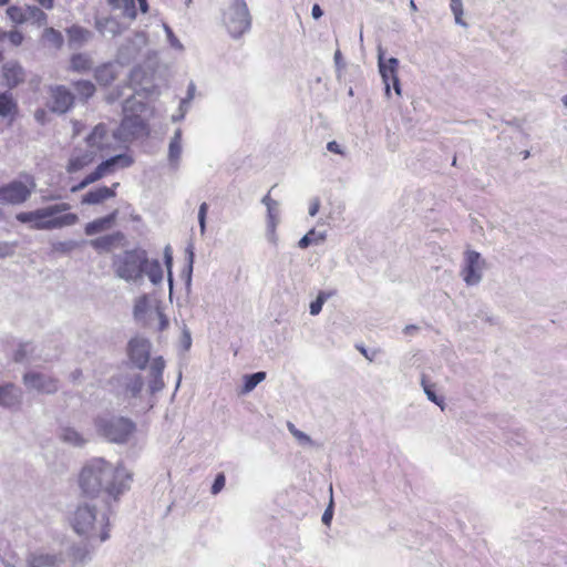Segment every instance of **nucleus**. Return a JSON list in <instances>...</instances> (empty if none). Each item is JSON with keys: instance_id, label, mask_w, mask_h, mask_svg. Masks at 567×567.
I'll list each match as a JSON object with an SVG mask.
<instances>
[{"instance_id": "20e7f679", "label": "nucleus", "mask_w": 567, "mask_h": 567, "mask_svg": "<svg viewBox=\"0 0 567 567\" xmlns=\"http://www.w3.org/2000/svg\"><path fill=\"white\" fill-rule=\"evenodd\" d=\"M96 426L103 436L115 443L126 442L136 430L135 423L126 417L99 419Z\"/></svg>"}, {"instance_id": "603ef678", "label": "nucleus", "mask_w": 567, "mask_h": 567, "mask_svg": "<svg viewBox=\"0 0 567 567\" xmlns=\"http://www.w3.org/2000/svg\"><path fill=\"white\" fill-rule=\"evenodd\" d=\"M332 518V509H331V506L329 508L326 509V512L323 513L322 515V522L327 525L330 524V520Z\"/></svg>"}, {"instance_id": "c03bdc74", "label": "nucleus", "mask_w": 567, "mask_h": 567, "mask_svg": "<svg viewBox=\"0 0 567 567\" xmlns=\"http://www.w3.org/2000/svg\"><path fill=\"white\" fill-rule=\"evenodd\" d=\"M315 230H310L309 233H307L298 243L299 247L300 248H307L310 244L313 243L315 240Z\"/></svg>"}, {"instance_id": "bf43d9fd", "label": "nucleus", "mask_w": 567, "mask_h": 567, "mask_svg": "<svg viewBox=\"0 0 567 567\" xmlns=\"http://www.w3.org/2000/svg\"><path fill=\"white\" fill-rule=\"evenodd\" d=\"M167 326V320L162 316V320H161V329H165Z\"/></svg>"}, {"instance_id": "7c9ffc66", "label": "nucleus", "mask_w": 567, "mask_h": 567, "mask_svg": "<svg viewBox=\"0 0 567 567\" xmlns=\"http://www.w3.org/2000/svg\"><path fill=\"white\" fill-rule=\"evenodd\" d=\"M145 272H147L148 278L154 284H158L163 279V269L158 260L147 261Z\"/></svg>"}, {"instance_id": "f8f14e48", "label": "nucleus", "mask_w": 567, "mask_h": 567, "mask_svg": "<svg viewBox=\"0 0 567 567\" xmlns=\"http://www.w3.org/2000/svg\"><path fill=\"white\" fill-rule=\"evenodd\" d=\"M118 132L124 140H134L147 134V125L138 115H127L122 120Z\"/></svg>"}, {"instance_id": "4be33fe9", "label": "nucleus", "mask_w": 567, "mask_h": 567, "mask_svg": "<svg viewBox=\"0 0 567 567\" xmlns=\"http://www.w3.org/2000/svg\"><path fill=\"white\" fill-rule=\"evenodd\" d=\"M94 78L101 85L106 86L111 84L116 78L113 65L111 63H106L97 66L94 71Z\"/></svg>"}, {"instance_id": "423d86ee", "label": "nucleus", "mask_w": 567, "mask_h": 567, "mask_svg": "<svg viewBox=\"0 0 567 567\" xmlns=\"http://www.w3.org/2000/svg\"><path fill=\"white\" fill-rule=\"evenodd\" d=\"M25 182L13 181L0 187V203L1 204H21L25 202L35 187L32 176L25 175Z\"/></svg>"}, {"instance_id": "412c9836", "label": "nucleus", "mask_w": 567, "mask_h": 567, "mask_svg": "<svg viewBox=\"0 0 567 567\" xmlns=\"http://www.w3.org/2000/svg\"><path fill=\"white\" fill-rule=\"evenodd\" d=\"M18 114V104L8 92L0 93V116L13 120Z\"/></svg>"}, {"instance_id": "1a4fd4ad", "label": "nucleus", "mask_w": 567, "mask_h": 567, "mask_svg": "<svg viewBox=\"0 0 567 567\" xmlns=\"http://www.w3.org/2000/svg\"><path fill=\"white\" fill-rule=\"evenodd\" d=\"M128 358L138 369H145L151 355V342L147 339L135 337L128 342Z\"/></svg>"}, {"instance_id": "864d4df0", "label": "nucleus", "mask_w": 567, "mask_h": 567, "mask_svg": "<svg viewBox=\"0 0 567 567\" xmlns=\"http://www.w3.org/2000/svg\"><path fill=\"white\" fill-rule=\"evenodd\" d=\"M311 13H312V17H313L315 19H319V18H321V17H322V14H323V12H322V10H321L320 6H319V4H317V3H316V4H313Z\"/></svg>"}, {"instance_id": "13d9d810", "label": "nucleus", "mask_w": 567, "mask_h": 567, "mask_svg": "<svg viewBox=\"0 0 567 567\" xmlns=\"http://www.w3.org/2000/svg\"><path fill=\"white\" fill-rule=\"evenodd\" d=\"M35 116L38 120H42V117L44 116V111L43 110H40L35 113Z\"/></svg>"}, {"instance_id": "de8ad7c7", "label": "nucleus", "mask_w": 567, "mask_h": 567, "mask_svg": "<svg viewBox=\"0 0 567 567\" xmlns=\"http://www.w3.org/2000/svg\"><path fill=\"white\" fill-rule=\"evenodd\" d=\"M27 357L25 346L21 344L13 354V360L16 362H21Z\"/></svg>"}, {"instance_id": "a211bd4d", "label": "nucleus", "mask_w": 567, "mask_h": 567, "mask_svg": "<svg viewBox=\"0 0 567 567\" xmlns=\"http://www.w3.org/2000/svg\"><path fill=\"white\" fill-rule=\"evenodd\" d=\"M95 161V155L92 151H74L66 164V172L74 174L79 171L90 166Z\"/></svg>"}, {"instance_id": "39448f33", "label": "nucleus", "mask_w": 567, "mask_h": 567, "mask_svg": "<svg viewBox=\"0 0 567 567\" xmlns=\"http://www.w3.org/2000/svg\"><path fill=\"white\" fill-rule=\"evenodd\" d=\"M133 159L131 156L121 154L113 156L96 166V168L87 174L78 185L73 186L71 190L73 193L79 192L90 184H93L106 175L113 174L118 168H125L131 166Z\"/></svg>"}, {"instance_id": "680f3d73", "label": "nucleus", "mask_w": 567, "mask_h": 567, "mask_svg": "<svg viewBox=\"0 0 567 567\" xmlns=\"http://www.w3.org/2000/svg\"><path fill=\"white\" fill-rule=\"evenodd\" d=\"M10 2V0H0V6H7Z\"/></svg>"}, {"instance_id": "f3484780", "label": "nucleus", "mask_w": 567, "mask_h": 567, "mask_svg": "<svg viewBox=\"0 0 567 567\" xmlns=\"http://www.w3.org/2000/svg\"><path fill=\"white\" fill-rule=\"evenodd\" d=\"M2 76L9 87H16L24 82L25 72L17 61H9L2 66Z\"/></svg>"}, {"instance_id": "052dcab7", "label": "nucleus", "mask_w": 567, "mask_h": 567, "mask_svg": "<svg viewBox=\"0 0 567 567\" xmlns=\"http://www.w3.org/2000/svg\"><path fill=\"white\" fill-rule=\"evenodd\" d=\"M6 35H7V32L3 31L1 28H0V41H2L3 39H6Z\"/></svg>"}, {"instance_id": "e433bc0d", "label": "nucleus", "mask_w": 567, "mask_h": 567, "mask_svg": "<svg viewBox=\"0 0 567 567\" xmlns=\"http://www.w3.org/2000/svg\"><path fill=\"white\" fill-rule=\"evenodd\" d=\"M451 10L454 13L455 21L458 24L465 25L462 20L463 17V3L462 0H451Z\"/></svg>"}, {"instance_id": "7ed1b4c3", "label": "nucleus", "mask_w": 567, "mask_h": 567, "mask_svg": "<svg viewBox=\"0 0 567 567\" xmlns=\"http://www.w3.org/2000/svg\"><path fill=\"white\" fill-rule=\"evenodd\" d=\"M146 265L147 256L143 249L126 250L113 261L115 274L127 281L142 278Z\"/></svg>"}, {"instance_id": "c756f323", "label": "nucleus", "mask_w": 567, "mask_h": 567, "mask_svg": "<svg viewBox=\"0 0 567 567\" xmlns=\"http://www.w3.org/2000/svg\"><path fill=\"white\" fill-rule=\"evenodd\" d=\"M265 379H266L265 372H256V373H252L249 375H245L241 392L249 393Z\"/></svg>"}, {"instance_id": "338daca9", "label": "nucleus", "mask_w": 567, "mask_h": 567, "mask_svg": "<svg viewBox=\"0 0 567 567\" xmlns=\"http://www.w3.org/2000/svg\"><path fill=\"white\" fill-rule=\"evenodd\" d=\"M413 329H416V328H415L414 326H412V327H406V331H409V330H410V331H413Z\"/></svg>"}, {"instance_id": "49530a36", "label": "nucleus", "mask_w": 567, "mask_h": 567, "mask_svg": "<svg viewBox=\"0 0 567 567\" xmlns=\"http://www.w3.org/2000/svg\"><path fill=\"white\" fill-rule=\"evenodd\" d=\"M423 385H424V391L425 393L427 394V398L434 402L435 404L437 405H442L443 403V399H439L436 396V394L431 390V388L429 385H426L424 382H423Z\"/></svg>"}, {"instance_id": "09e8293b", "label": "nucleus", "mask_w": 567, "mask_h": 567, "mask_svg": "<svg viewBox=\"0 0 567 567\" xmlns=\"http://www.w3.org/2000/svg\"><path fill=\"white\" fill-rule=\"evenodd\" d=\"M12 254V246L8 243H0V258H4Z\"/></svg>"}, {"instance_id": "dca6fc26", "label": "nucleus", "mask_w": 567, "mask_h": 567, "mask_svg": "<svg viewBox=\"0 0 567 567\" xmlns=\"http://www.w3.org/2000/svg\"><path fill=\"white\" fill-rule=\"evenodd\" d=\"M120 183H113L112 186H101L87 192L83 198L82 204L97 205L116 196V189Z\"/></svg>"}, {"instance_id": "f704fd0d", "label": "nucleus", "mask_w": 567, "mask_h": 567, "mask_svg": "<svg viewBox=\"0 0 567 567\" xmlns=\"http://www.w3.org/2000/svg\"><path fill=\"white\" fill-rule=\"evenodd\" d=\"M329 297L326 292H320L315 301L310 303V313L312 316H317L320 313L322 306L327 298Z\"/></svg>"}, {"instance_id": "774afa93", "label": "nucleus", "mask_w": 567, "mask_h": 567, "mask_svg": "<svg viewBox=\"0 0 567 567\" xmlns=\"http://www.w3.org/2000/svg\"><path fill=\"white\" fill-rule=\"evenodd\" d=\"M452 165H453V166H455V165H456V157H454V158H453Z\"/></svg>"}, {"instance_id": "9b49d317", "label": "nucleus", "mask_w": 567, "mask_h": 567, "mask_svg": "<svg viewBox=\"0 0 567 567\" xmlns=\"http://www.w3.org/2000/svg\"><path fill=\"white\" fill-rule=\"evenodd\" d=\"M399 61L395 58L389 59L386 62L383 61L382 56L379 58V68L382 80L385 84V92L390 94V84L392 83L393 89L398 95H401V86L398 78Z\"/></svg>"}, {"instance_id": "37998d69", "label": "nucleus", "mask_w": 567, "mask_h": 567, "mask_svg": "<svg viewBox=\"0 0 567 567\" xmlns=\"http://www.w3.org/2000/svg\"><path fill=\"white\" fill-rule=\"evenodd\" d=\"M207 209H208V206L206 203H203L200 206H199V212H198V220H199V225H200V229H202V233L205 231V227H206V215H207Z\"/></svg>"}, {"instance_id": "6e6d98bb", "label": "nucleus", "mask_w": 567, "mask_h": 567, "mask_svg": "<svg viewBox=\"0 0 567 567\" xmlns=\"http://www.w3.org/2000/svg\"><path fill=\"white\" fill-rule=\"evenodd\" d=\"M137 2H138L141 11L143 13L147 12V10H148L147 0H137Z\"/></svg>"}, {"instance_id": "a878e982", "label": "nucleus", "mask_w": 567, "mask_h": 567, "mask_svg": "<svg viewBox=\"0 0 567 567\" xmlns=\"http://www.w3.org/2000/svg\"><path fill=\"white\" fill-rule=\"evenodd\" d=\"M28 21L37 27H44L48 22L47 13L35 6H27Z\"/></svg>"}, {"instance_id": "a18cd8bd", "label": "nucleus", "mask_w": 567, "mask_h": 567, "mask_svg": "<svg viewBox=\"0 0 567 567\" xmlns=\"http://www.w3.org/2000/svg\"><path fill=\"white\" fill-rule=\"evenodd\" d=\"M288 429H289L290 433L298 440H303L307 442L310 440L305 433L297 430L296 426L291 422L288 423Z\"/></svg>"}, {"instance_id": "4468645a", "label": "nucleus", "mask_w": 567, "mask_h": 567, "mask_svg": "<svg viewBox=\"0 0 567 567\" xmlns=\"http://www.w3.org/2000/svg\"><path fill=\"white\" fill-rule=\"evenodd\" d=\"M95 512L89 506H79L72 518V526L79 535H85L93 529Z\"/></svg>"}, {"instance_id": "c85d7f7f", "label": "nucleus", "mask_w": 567, "mask_h": 567, "mask_svg": "<svg viewBox=\"0 0 567 567\" xmlns=\"http://www.w3.org/2000/svg\"><path fill=\"white\" fill-rule=\"evenodd\" d=\"M6 13L16 24H23L28 21L27 7L23 9L19 6H10L7 8Z\"/></svg>"}, {"instance_id": "bb28decb", "label": "nucleus", "mask_w": 567, "mask_h": 567, "mask_svg": "<svg viewBox=\"0 0 567 567\" xmlns=\"http://www.w3.org/2000/svg\"><path fill=\"white\" fill-rule=\"evenodd\" d=\"M18 401L17 389L13 384L0 386V404L11 406Z\"/></svg>"}, {"instance_id": "0eeeda50", "label": "nucleus", "mask_w": 567, "mask_h": 567, "mask_svg": "<svg viewBox=\"0 0 567 567\" xmlns=\"http://www.w3.org/2000/svg\"><path fill=\"white\" fill-rule=\"evenodd\" d=\"M225 24L230 35L237 38L250 28V14L245 1L233 4L225 16Z\"/></svg>"}, {"instance_id": "5701e85b", "label": "nucleus", "mask_w": 567, "mask_h": 567, "mask_svg": "<svg viewBox=\"0 0 567 567\" xmlns=\"http://www.w3.org/2000/svg\"><path fill=\"white\" fill-rule=\"evenodd\" d=\"M73 87L76 92L78 99L82 102H87L95 93V85L87 80H79L73 82Z\"/></svg>"}, {"instance_id": "72a5a7b5", "label": "nucleus", "mask_w": 567, "mask_h": 567, "mask_svg": "<svg viewBox=\"0 0 567 567\" xmlns=\"http://www.w3.org/2000/svg\"><path fill=\"white\" fill-rule=\"evenodd\" d=\"M31 567H56L55 559L48 555H40L32 559Z\"/></svg>"}, {"instance_id": "ea45409f", "label": "nucleus", "mask_w": 567, "mask_h": 567, "mask_svg": "<svg viewBox=\"0 0 567 567\" xmlns=\"http://www.w3.org/2000/svg\"><path fill=\"white\" fill-rule=\"evenodd\" d=\"M6 38L14 47L21 45L24 40L23 33L18 30H12V31L7 32Z\"/></svg>"}, {"instance_id": "e2e57ef3", "label": "nucleus", "mask_w": 567, "mask_h": 567, "mask_svg": "<svg viewBox=\"0 0 567 567\" xmlns=\"http://www.w3.org/2000/svg\"><path fill=\"white\" fill-rule=\"evenodd\" d=\"M564 105L567 107V94L565 96H563L561 99Z\"/></svg>"}, {"instance_id": "4d7b16f0", "label": "nucleus", "mask_w": 567, "mask_h": 567, "mask_svg": "<svg viewBox=\"0 0 567 567\" xmlns=\"http://www.w3.org/2000/svg\"><path fill=\"white\" fill-rule=\"evenodd\" d=\"M81 374H82V373H81V371H80V370L74 371V372L72 373V378H73V380H78V379L81 377Z\"/></svg>"}, {"instance_id": "79ce46f5", "label": "nucleus", "mask_w": 567, "mask_h": 567, "mask_svg": "<svg viewBox=\"0 0 567 567\" xmlns=\"http://www.w3.org/2000/svg\"><path fill=\"white\" fill-rule=\"evenodd\" d=\"M225 475L224 474H218L213 483V486H212V493L213 494H218L225 486Z\"/></svg>"}, {"instance_id": "0e129e2a", "label": "nucleus", "mask_w": 567, "mask_h": 567, "mask_svg": "<svg viewBox=\"0 0 567 567\" xmlns=\"http://www.w3.org/2000/svg\"><path fill=\"white\" fill-rule=\"evenodd\" d=\"M411 8H413L414 10L416 9V6L413 0H411Z\"/></svg>"}, {"instance_id": "aec40b11", "label": "nucleus", "mask_w": 567, "mask_h": 567, "mask_svg": "<svg viewBox=\"0 0 567 567\" xmlns=\"http://www.w3.org/2000/svg\"><path fill=\"white\" fill-rule=\"evenodd\" d=\"M86 143L91 148L103 151L109 146V131L103 123L97 124L91 134L86 137Z\"/></svg>"}, {"instance_id": "473e14b6", "label": "nucleus", "mask_w": 567, "mask_h": 567, "mask_svg": "<svg viewBox=\"0 0 567 567\" xmlns=\"http://www.w3.org/2000/svg\"><path fill=\"white\" fill-rule=\"evenodd\" d=\"M262 203L266 205L267 210H268L269 224L272 228H275L276 218H277V213H276L277 202L271 198L270 194H267L262 198Z\"/></svg>"}, {"instance_id": "2eb2a0df", "label": "nucleus", "mask_w": 567, "mask_h": 567, "mask_svg": "<svg viewBox=\"0 0 567 567\" xmlns=\"http://www.w3.org/2000/svg\"><path fill=\"white\" fill-rule=\"evenodd\" d=\"M125 235L122 231H114L112 234L97 237L90 241V245L97 251H111L112 249L123 246Z\"/></svg>"}, {"instance_id": "a19ab883", "label": "nucleus", "mask_w": 567, "mask_h": 567, "mask_svg": "<svg viewBox=\"0 0 567 567\" xmlns=\"http://www.w3.org/2000/svg\"><path fill=\"white\" fill-rule=\"evenodd\" d=\"M164 259H165V265H166L167 271H168V280L172 284V281H173V279H172L173 256H172L171 247H168V246L164 250Z\"/></svg>"}, {"instance_id": "6ab92c4d", "label": "nucleus", "mask_w": 567, "mask_h": 567, "mask_svg": "<svg viewBox=\"0 0 567 567\" xmlns=\"http://www.w3.org/2000/svg\"><path fill=\"white\" fill-rule=\"evenodd\" d=\"M117 215H118V212L113 210L112 213H110L109 215H106L104 217H101V218L94 219L91 223H87L84 228L85 234L87 236H92V235H95V234H99V233L110 229L115 224Z\"/></svg>"}, {"instance_id": "9d476101", "label": "nucleus", "mask_w": 567, "mask_h": 567, "mask_svg": "<svg viewBox=\"0 0 567 567\" xmlns=\"http://www.w3.org/2000/svg\"><path fill=\"white\" fill-rule=\"evenodd\" d=\"M23 382L28 388L48 394L56 392L59 388L58 379L45 375L40 372L25 373L23 377Z\"/></svg>"}, {"instance_id": "f03ea898", "label": "nucleus", "mask_w": 567, "mask_h": 567, "mask_svg": "<svg viewBox=\"0 0 567 567\" xmlns=\"http://www.w3.org/2000/svg\"><path fill=\"white\" fill-rule=\"evenodd\" d=\"M69 209L70 205L68 203H61L33 212L19 213L16 218L20 223L30 224V227L33 229L51 230L71 226L78 221L75 214L65 213Z\"/></svg>"}, {"instance_id": "cd10ccee", "label": "nucleus", "mask_w": 567, "mask_h": 567, "mask_svg": "<svg viewBox=\"0 0 567 567\" xmlns=\"http://www.w3.org/2000/svg\"><path fill=\"white\" fill-rule=\"evenodd\" d=\"M42 40L55 49H60L63 45L62 33L53 28L44 29L42 33Z\"/></svg>"}, {"instance_id": "58836bf2", "label": "nucleus", "mask_w": 567, "mask_h": 567, "mask_svg": "<svg viewBox=\"0 0 567 567\" xmlns=\"http://www.w3.org/2000/svg\"><path fill=\"white\" fill-rule=\"evenodd\" d=\"M63 440L75 445H81L84 441L81 435L71 429H65L63 432Z\"/></svg>"}, {"instance_id": "6e6552de", "label": "nucleus", "mask_w": 567, "mask_h": 567, "mask_svg": "<svg viewBox=\"0 0 567 567\" xmlns=\"http://www.w3.org/2000/svg\"><path fill=\"white\" fill-rule=\"evenodd\" d=\"M483 266L484 260L481 258V255L477 251H466L465 264L461 271L463 280L466 282V285L474 286L481 281V271Z\"/></svg>"}, {"instance_id": "69168bd1", "label": "nucleus", "mask_w": 567, "mask_h": 567, "mask_svg": "<svg viewBox=\"0 0 567 567\" xmlns=\"http://www.w3.org/2000/svg\"><path fill=\"white\" fill-rule=\"evenodd\" d=\"M413 329H416V328H415L414 326H412V327H406V331H409V330H410V331H413Z\"/></svg>"}, {"instance_id": "ddd939ff", "label": "nucleus", "mask_w": 567, "mask_h": 567, "mask_svg": "<svg viewBox=\"0 0 567 567\" xmlns=\"http://www.w3.org/2000/svg\"><path fill=\"white\" fill-rule=\"evenodd\" d=\"M52 99V111L59 113L68 112L74 104V94L64 85H55L50 89Z\"/></svg>"}, {"instance_id": "8fccbe9b", "label": "nucleus", "mask_w": 567, "mask_h": 567, "mask_svg": "<svg viewBox=\"0 0 567 567\" xmlns=\"http://www.w3.org/2000/svg\"><path fill=\"white\" fill-rule=\"evenodd\" d=\"M163 386H164V382H163L162 377L161 378H153V381L151 383L152 392H156V391L163 389Z\"/></svg>"}, {"instance_id": "2f4dec72", "label": "nucleus", "mask_w": 567, "mask_h": 567, "mask_svg": "<svg viewBox=\"0 0 567 567\" xmlns=\"http://www.w3.org/2000/svg\"><path fill=\"white\" fill-rule=\"evenodd\" d=\"M89 34V31L78 25H73L68 29L70 42L82 43L87 40Z\"/></svg>"}, {"instance_id": "c9c22d12", "label": "nucleus", "mask_w": 567, "mask_h": 567, "mask_svg": "<svg viewBox=\"0 0 567 567\" xmlns=\"http://www.w3.org/2000/svg\"><path fill=\"white\" fill-rule=\"evenodd\" d=\"M165 368V361L162 357L155 358L151 364V374L153 378H161Z\"/></svg>"}, {"instance_id": "f257e3e1", "label": "nucleus", "mask_w": 567, "mask_h": 567, "mask_svg": "<svg viewBox=\"0 0 567 567\" xmlns=\"http://www.w3.org/2000/svg\"><path fill=\"white\" fill-rule=\"evenodd\" d=\"M131 473L122 465L113 466L101 457L90 460L79 474V487L82 496L94 499L104 492L114 502L130 488Z\"/></svg>"}, {"instance_id": "393cba45", "label": "nucleus", "mask_w": 567, "mask_h": 567, "mask_svg": "<svg viewBox=\"0 0 567 567\" xmlns=\"http://www.w3.org/2000/svg\"><path fill=\"white\" fill-rule=\"evenodd\" d=\"M71 70L79 73H85L91 70L92 61L89 55L84 53L73 54L71 58Z\"/></svg>"}, {"instance_id": "4c0bfd02", "label": "nucleus", "mask_w": 567, "mask_h": 567, "mask_svg": "<svg viewBox=\"0 0 567 567\" xmlns=\"http://www.w3.org/2000/svg\"><path fill=\"white\" fill-rule=\"evenodd\" d=\"M109 2L114 8H124L126 10H131L128 16L132 18L135 17L134 0H109Z\"/></svg>"}, {"instance_id": "3c124183", "label": "nucleus", "mask_w": 567, "mask_h": 567, "mask_svg": "<svg viewBox=\"0 0 567 567\" xmlns=\"http://www.w3.org/2000/svg\"><path fill=\"white\" fill-rule=\"evenodd\" d=\"M327 148L328 151H330L331 153H334V154H340L342 155L343 152L341 151V147L340 145L336 142V141H331L328 143L327 145Z\"/></svg>"}, {"instance_id": "b1692460", "label": "nucleus", "mask_w": 567, "mask_h": 567, "mask_svg": "<svg viewBox=\"0 0 567 567\" xmlns=\"http://www.w3.org/2000/svg\"><path fill=\"white\" fill-rule=\"evenodd\" d=\"M182 155V130L177 128L168 146V159L176 165Z\"/></svg>"}, {"instance_id": "5fc2aeb1", "label": "nucleus", "mask_w": 567, "mask_h": 567, "mask_svg": "<svg viewBox=\"0 0 567 567\" xmlns=\"http://www.w3.org/2000/svg\"><path fill=\"white\" fill-rule=\"evenodd\" d=\"M319 207H320L319 200H315L313 203H311V205L309 207L310 216L317 215V213L319 212Z\"/></svg>"}]
</instances>
